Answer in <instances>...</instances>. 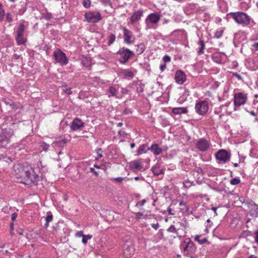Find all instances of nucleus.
Here are the masks:
<instances>
[{
    "label": "nucleus",
    "mask_w": 258,
    "mask_h": 258,
    "mask_svg": "<svg viewBox=\"0 0 258 258\" xmlns=\"http://www.w3.org/2000/svg\"><path fill=\"white\" fill-rule=\"evenodd\" d=\"M14 169L19 170L17 173V178L21 179V182L25 184L30 185L31 184H36L39 180V176L36 175L32 168H23L19 166H15Z\"/></svg>",
    "instance_id": "obj_1"
},
{
    "label": "nucleus",
    "mask_w": 258,
    "mask_h": 258,
    "mask_svg": "<svg viewBox=\"0 0 258 258\" xmlns=\"http://www.w3.org/2000/svg\"><path fill=\"white\" fill-rule=\"evenodd\" d=\"M238 24L247 26L250 24V17L245 13L242 12L231 13L229 14Z\"/></svg>",
    "instance_id": "obj_2"
},
{
    "label": "nucleus",
    "mask_w": 258,
    "mask_h": 258,
    "mask_svg": "<svg viewBox=\"0 0 258 258\" xmlns=\"http://www.w3.org/2000/svg\"><path fill=\"white\" fill-rule=\"evenodd\" d=\"M13 135L11 128H6L0 133V148H6L10 143V139Z\"/></svg>",
    "instance_id": "obj_3"
},
{
    "label": "nucleus",
    "mask_w": 258,
    "mask_h": 258,
    "mask_svg": "<svg viewBox=\"0 0 258 258\" xmlns=\"http://www.w3.org/2000/svg\"><path fill=\"white\" fill-rule=\"evenodd\" d=\"M117 54L120 55L119 60L121 63H125L134 55L133 51L124 47L120 49L117 52Z\"/></svg>",
    "instance_id": "obj_4"
},
{
    "label": "nucleus",
    "mask_w": 258,
    "mask_h": 258,
    "mask_svg": "<svg viewBox=\"0 0 258 258\" xmlns=\"http://www.w3.org/2000/svg\"><path fill=\"white\" fill-rule=\"evenodd\" d=\"M216 159L219 163H226L228 162L231 157V154L224 149L219 150L215 154Z\"/></svg>",
    "instance_id": "obj_5"
},
{
    "label": "nucleus",
    "mask_w": 258,
    "mask_h": 258,
    "mask_svg": "<svg viewBox=\"0 0 258 258\" xmlns=\"http://www.w3.org/2000/svg\"><path fill=\"white\" fill-rule=\"evenodd\" d=\"M241 202L246 203L248 205V207L250 209L249 214L252 217H258V205L255 203L248 199L243 198V201L240 200Z\"/></svg>",
    "instance_id": "obj_6"
},
{
    "label": "nucleus",
    "mask_w": 258,
    "mask_h": 258,
    "mask_svg": "<svg viewBox=\"0 0 258 258\" xmlns=\"http://www.w3.org/2000/svg\"><path fill=\"white\" fill-rule=\"evenodd\" d=\"M85 17L88 22L92 23H97L101 19V14L98 12H89L86 13Z\"/></svg>",
    "instance_id": "obj_7"
},
{
    "label": "nucleus",
    "mask_w": 258,
    "mask_h": 258,
    "mask_svg": "<svg viewBox=\"0 0 258 258\" xmlns=\"http://www.w3.org/2000/svg\"><path fill=\"white\" fill-rule=\"evenodd\" d=\"M195 146L199 151L205 152L210 148V143L206 139L202 138L197 141Z\"/></svg>",
    "instance_id": "obj_8"
},
{
    "label": "nucleus",
    "mask_w": 258,
    "mask_h": 258,
    "mask_svg": "<svg viewBox=\"0 0 258 258\" xmlns=\"http://www.w3.org/2000/svg\"><path fill=\"white\" fill-rule=\"evenodd\" d=\"M53 55L55 60L57 62L60 63L61 65H65L68 63V60L65 54L60 50H56L54 52Z\"/></svg>",
    "instance_id": "obj_9"
},
{
    "label": "nucleus",
    "mask_w": 258,
    "mask_h": 258,
    "mask_svg": "<svg viewBox=\"0 0 258 258\" xmlns=\"http://www.w3.org/2000/svg\"><path fill=\"white\" fill-rule=\"evenodd\" d=\"M195 109L196 112L199 114H205L209 109L208 102L206 101L199 102L196 105Z\"/></svg>",
    "instance_id": "obj_10"
},
{
    "label": "nucleus",
    "mask_w": 258,
    "mask_h": 258,
    "mask_svg": "<svg viewBox=\"0 0 258 258\" xmlns=\"http://www.w3.org/2000/svg\"><path fill=\"white\" fill-rule=\"evenodd\" d=\"M84 126V123L79 118H75L71 124V129L73 131L81 130Z\"/></svg>",
    "instance_id": "obj_11"
},
{
    "label": "nucleus",
    "mask_w": 258,
    "mask_h": 258,
    "mask_svg": "<svg viewBox=\"0 0 258 258\" xmlns=\"http://www.w3.org/2000/svg\"><path fill=\"white\" fill-rule=\"evenodd\" d=\"M160 17V15L157 13H152L147 17L146 20V23L147 25H148L149 23L156 24L159 21Z\"/></svg>",
    "instance_id": "obj_12"
},
{
    "label": "nucleus",
    "mask_w": 258,
    "mask_h": 258,
    "mask_svg": "<svg viewBox=\"0 0 258 258\" xmlns=\"http://www.w3.org/2000/svg\"><path fill=\"white\" fill-rule=\"evenodd\" d=\"M246 99V97L242 93L236 94L234 95V104L238 106L243 105L245 103Z\"/></svg>",
    "instance_id": "obj_13"
},
{
    "label": "nucleus",
    "mask_w": 258,
    "mask_h": 258,
    "mask_svg": "<svg viewBox=\"0 0 258 258\" xmlns=\"http://www.w3.org/2000/svg\"><path fill=\"white\" fill-rule=\"evenodd\" d=\"M175 80L179 84H182L186 80V75L183 71H177L175 75Z\"/></svg>",
    "instance_id": "obj_14"
},
{
    "label": "nucleus",
    "mask_w": 258,
    "mask_h": 258,
    "mask_svg": "<svg viewBox=\"0 0 258 258\" xmlns=\"http://www.w3.org/2000/svg\"><path fill=\"white\" fill-rule=\"evenodd\" d=\"M195 249L196 247L195 244L190 240H189V242L186 244L185 246L183 248L184 253L187 255H188L190 253H192L195 250Z\"/></svg>",
    "instance_id": "obj_15"
},
{
    "label": "nucleus",
    "mask_w": 258,
    "mask_h": 258,
    "mask_svg": "<svg viewBox=\"0 0 258 258\" xmlns=\"http://www.w3.org/2000/svg\"><path fill=\"white\" fill-rule=\"evenodd\" d=\"M123 30L124 41L127 44L132 43L133 42L131 40V38L132 37L133 33L125 27L123 28Z\"/></svg>",
    "instance_id": "obj_16"
},
{
    "label": "nucleus",
    "mask_w": 258,
    "mask_h": 258,
    "mask_svg": "<svg viewBox=\"0 0 258 258\" xmlns=\"http://www.w3.org/2000/svg\"><path fill=\"white\" fill-rule=\"evenodd\" d=\"M143 12L141 10H139L135 12L130 18V21L132 23H135L137 21H139L141 17L142 16Z\"/></svg>",
    "instance_id": "obj_17"
},
{
    "label": "nucleus",
    "mask_w": 258,
    "mask_h": 258,
    "mask_svg": "<svg viewBox=\"0 0 258 258\" xmlns=\"http://www.w3.org/2000/svg\"><path fill=\"white\" fill-rule=\"evenodd\" d=\"M148 150L152 151L155 155H158L162 153V149L159 147L158 144H153Z\"/></svg>",
    "instance_id": "obj_18"
},
{
    "label": "nucleus",
    "mask_w": 258,
    "mask_h": 258,
    "mask_svg": "<svg viewBox=\"0 0 258 258\" xmlns=\"http://www.w3.org/2000/svg\"><path fill=\"white\" fill-rule=\"evenodd\" d=\"M130 168L132 170L136 171L140 170L142 168L141 162L139 160H136L130 163Z\"/></svg>",
    "instance_id": "obj_19"
},
{
    "label": "nucleus",
    "mask_w": 258,
    "mask_h": 258,
    "mask_svg": "<svg viewBox=\"0 0 258 258\" xmlns=\"http://www.w3.org/2000/svg\"><path fill=\"white\" fill-rule=\"evenodd\" d=\"M172 112L175 114H180L187 113V110L186 108L177 107L173 108Z\"/></svg>",
    "instance_id": "obj_20"
},
{
    "label": "nucleus",
    "mask_w": 258,
    "mask_h": 258,
    "mask_svg": "<svg viewBox=\"0 0 258 258\" xmlns=\"http://www.w3.org/2000/svg\"><path fill=\"white\" fill-rule=\"evenodd\" d=\"M153 174L155 175L158 176L160 174L163 173V170L161 169L158 165H155L154 167H153L151 169Z\"/></svg>",
    "instance_id": "obj_21"
},
{
    "label": "nucleus",
    "mask_w": 258,
    "mask_h": 258,
    "mask_svg": "<svg viewBox=\"0 0 258 258\" xmlns=\"http://www.w3.org/2000/svg\"><path fill=\"white\" fill-rule=\"evenodd\" d=\"M136 46L137 47L136 49V52L138 54H141L145 51V45L143 43H141Z\"/></svg>",
    "instance_id": "obj_22"
},
{
    "label": "nucleus",
    "mask_w": 258,
    "mask_h": 258,
    "mask_svg": "<svg viewBox=\"0 0 258 258\" xmlns=\"http://www.w3.org/2000/svg\"><path fill=\"white\" fill-rule=\"evenodd\" d=\"M109 92L110 95H109L108 97H110L111 96H114L116 98H118L117 96L118 91L113 86H111L109 88Z\"/></svg>",
    "instance_id": "obj_23"
},
{
    "label": "nucleus",
    "mask_w": 258,
    "mask_h": 258,
    "mask_svg": "<svg viewBox=\"0 0 258 258\" xmlns=\"http://www.w3.org/2000/svg\"><path fill=\"white\" fill-rule=\"evenodd\" d=\"M147 148V145L146 144H143L140 147V148L138 149L137 151V155H139L142 154V153H146L148 150V148Z\"/></svg>",
    "instance_id": "obj_24"
},
{
    "label": "nucleus",
    "mask_w": 258,
    "mask_h": 258,
    "mask_svg": "<svg viewBox=\"0 0 258 258\" xmlns=\"http://www.w3.org/2000/svg\"><path fill=\"white\" fill-rule=\"evenodd\" d=\"M81 63L83 66L88 67L91 64L90 58L86 57H83L81 59Z\"/></svg>",
    "instance_id": "obj_25"
},
{
    "label": "nucleus",
    "mask_w": 258,
    "mask_h": 258,
    "mask_svg": "<svg viewBox=\"0 0 258 258\" xmlns=\"http://www.w3.org/2000/svg\"><path fill=\"white\" fill-rule=\"evenodd\" d=\"M24 25L23 23H20L17 31V35H24Z\"/></svg>",
    "instance_id": "obj_26"
},
{
    "label": "nucleus",
    "mask_w": 258,
    "mask_h": 258,
    "mask_svg": "<svg viewBox=\"0 0 258 258\" xmlns=\"http://www.w3.org/2000/svg\"><path fill=\"white\" fill-rule=\"evenodd\" d=\"M199 44L201 45V47H200L198 51V53L199 55H200L204 53V50L205 49V42L203 40H201L199 41Z\"/></svg>",
    "instance_id": "obj_27"
},
{
    "label": "nucleus",
    "mask_w": 258,
    "mask_h": 258,
    "mask_svg": "<svg viewBox=\"0 0 258 258\" xmlns=\"http://www.w3.org/2000/svg\"><path fill=\"white\" fill-rule=\"evenodd\" d=\"M16 41L17 43L19 45H21L24 44L25 43L24 38L23 35H17L16 37Z\"/></svg>",
    "instance_id": "obj_28"
},
{
    "label": "nucleus",
    "mask_w": 258,
    "mask_h": 258,
    "mask_svg": "<svg viewBox=\"0 0 258 258\" xmlns=\"http://www.w3.org/2000/svg\"><path fill=\"white\" fill-rule=\"evenodd\" d=\"M200 235H197L195 237V240L199 242V243L200 244H204L205 243H206L207 241V238H203L202 239H200Z\"/></svg>",
    "instance_id": "obj_29"
},
{
    "label": "nucleus",
    "mask_w": 258,
    "mask_h": 258,
    "mask_svg": "<svg viewBox=\"0 0 258 258\" xmlns=\"http://www.w3.org/2000/svg\"><path fill=\"white\" fill-rule=\"evenodd\" d=\"M123 73L125 77L128 78H133L134 76V73L130 71L124 70Z\"/></svg>",
    "instance_id": "obj_30"
},
{
    "label": "nucleus",
    "mask_w": 258,
    "mask_h": 258,
    "mask_svg": "<svg viewBox=\"0 0 258 258\" xmlns=\"http://www.w3.org/2000/svg\"><path fill=\"white\" fill-rule=\"evenodd\" d=\"M115 38H116V37L114 34H113L112 33L110 34V35L109 36L108 44L109 45H110L111 44H112L114 42Z\"/></svg>",
    "instance_id": "obj_31"
},
{
    "label": "nucleus",
    "mask_w": 258,
    "mask_h": 258,
    "mask_svg": "<svg viewBox=\"0 0 258 258\" xmlns=\"http://www.w3.org/2000/svg\"><path fill=\"white\" fill-rule=\"evenodd\" d=\"M163 234L161 230L158 232V233L154 237V240L156 241H158L159 240L163 238Z\"/></svg>",
    "instance_id": "obj_32"
},
{
    "label": "nucleus",
    "mask_w": 258,
    "mask_h": 258,
    "mask_svg": "<svg viewBox=\"0 0 258 258\" xmlns=\"http://www.w3.org/2000/svg\"><path fill=\"white\" fill-rule=\"evenodd\" d=\"M91 238H92V235H84V236L83 237V239H82L83 243H84L85 244H86L87 243L88 240L91 239Z\"/></svg>",
    "instance_id": "obj_33"
},
{
    "label": "nucleus",
    "mask_w": 258,
    "mask_h": 258,
    "mask_svg": "<svg viewBox=\"0 0 258 258\" xmlns=\"http://www.w3.org/2000/svg\"><path fill=\"white\" fill-rule=\"evenodd\" d=\"M240 180L238 178H234L230 180V183L232 185L238 184V183H240Z\"/></svg>",
    "instance_id": "obj_34"
},
{
    "label": "nucleus",
    "mask_w": 258,
    "mask_h": 258,
    "mask_svg": "<svg viewBox=\"0 0 258 258\" xmlns=\"http://www.w3.org/2000/svg\"><path fill=\"white\" fill-rule=\"evenodd\" d=\"M167 231L169 232L177 233L176 229L174 225H171L169 228L167 229Z\"/></svg>",
    "instance_id": "obj_35"
},
{
    "label": "nucleus",
    "mask_w": 258,
    "mask_h": 258,
    "mask_svg": "<svg viewBox=\"0 0 258 258\" xmlns=\"http://www.w3.org/2000/svg\"><path fill=\"white\" fill-rule=\"evenodd\" d=\"M83 5L85 8H89L91 5V1L90 0H84Z\"/></svg>",
    "instance_id": "obj_36"
},
{
    "label": "nucleus",
    "mask_w": 258,
    "mask_h": 258,
    "mask_svg": "<svg viewBox=\"0 0 258 258\" xmlns=\"http://www.w3.org/2000/svg\"><path fill=\"white\" fill-rule=\"evenodd\" d=\"M52 17V15L50 13L44 14L42 16V18L46 20H49Z\"/></svg>",
    "instance_id": "obj_37"
},
{
    "label": "nucleus",
    "mask_w": 258,
    "mask_h": 258,
    "mask_svg": "<svg viewBox=\"0 0 258 258\" xmlns=\"http://www.w3.org/2000/svg\"><path fill=\"white\" fill-rule=\"evenodd\" d=\"M6 21L9 23L12 22L13 17H12V15L11 13H7V16H6Z\"/></svg>",
    "instance_id": "obj_38"
},
{
    "label": "nucleus",
    "mask_w": 258,
    "mask_h": 258,
    "mask_svg": "<svg viewBox=\"0 0 258 258\" xmlns=\"http://www.w3.org/2000/svg\"><path fill=\"white\" fill-rule=\"evenodd\" d=\"M221 54L220 53H216L213 55V59L215 61L218 62L220 61V59L219 58Z\"/></svg>",
    "instance_id": "obj_39"
},
{
    "label": "nucleus",
    "mask_w": 258,
    "mask_h": 258,
    "mask_svg": "<svg viewBox=\"0 0 258 258\" xmlns=\"http://www.w3.org/2000/svg\"><path fill=\"white\" fill-rule=\"evenodd\" d=\"M222 34H223V31H222V30L217 31L215 33V37H216L217 38H219L222 36Z\"/></svg>",
    "instance_id": "obj_40"
},
{
    "label": "nucleus",
    "mask_w": 258,
    "mask_h": 258,
    "mask_svg": "<svg viewBox=\"0 0 258 258\" xmlns=\"http://www.w3.org/2000/svg\"><path fill=\"white\" fill-rule=\"evenodd\" d=\"M195 171L197 173H201L202 174L204 173L203 170L200 167H196L195 168Z\"/></svg>",
    "instance_id": "obj_41"
},
{
    "label": "nucleus",
    "mask_w": 258,
    "mask_h": 258,
    "mask_svg": "<svg viewBox=\"0 0 258 258\" xmlns=\"http://www.w3.org/2000/svg\"><path fill=\"white\" fill-rule=\"evenodd\" d=\"M163 60L165 63L166 62H169L171 60V58L169 56L166 55L163 57Z\"/></svg>",
    "instance_id": "obj_42"
},
{
    "label": "nucleus",
    "mask_w": 258,
    "mask_h": 258,
    "mask_svg": "<svg viewBox=\"0 0 258 258\" xmlns=\"http://www.w3.org/2000/svg\"><path fill=\"white\" fill-rule=\"evenodd\" d=\"M22 9H20L19 10V13L20 14H22V13H23L26 10V2H23V5H22Z\"/></svg>",
    "instance_id": "obj_43"
},
{
    "label": "nucleus",
    "mask_w": 258,
    "mask_h": 258,
    "mask_svg": "<svg viewBox=\"0 0 258 258\" xmlns=\"http://www.w3.org/2000/svg\"><path fill=\"white\" fill-rule=\"evenodd\" d=\"M52 218H53L52 215L49 214V215H47L46 217L45 218V220L47 222H50L52 220Z\"/></svg>",
    "instance_id": "obj_44"
},
{
    "label": "nucleus",
    "mask_w": 258,
    "mask_h": 258,
    "mask_svg": "<svg viewBox=\"0 0 258 258\" xmlns=\"http://www.w3.org/2000/svg\"><path fill=\"white\" fill-rule=\"evenodd\" d=\"M4 10L2 9V7H0V21H2L4 19Z\"/></svg>",
    "instance_id": "obj_45"
},
{
    "label": "nucleus",
    "mask_w": 258,
    "mask_h": 258,
    "mask_svg": "<svg viewBox=\"0 0 258 258\" xmlns=\"http://www.w3.org/2000/svg\"><path fill=\"white\" fill-rule=\"evenodd\" d=\"M41 146L43 148V150H47L48 149L49 145L45 143H43L42 144Z\"/></svg>",
    "instance_id": "obj_46"
},
{
    "label": "nucleus",
    "mask_w": 258,
    "mask_h": 258,
    "mask_svg": "<svg viewBox=\"0 0 258 258\" xmlns=\"http://www.w3.org/2000/svg\"><path fill=\"white\" fill-rule=\"evenodd\" d=\"M63 91L68 94H71L72 93V91H71V88H66L65 89H63Z\"/></svg>",
    "instance_id": "obj_47"
},
{
    "label": "nucleus",
    "mask_w": 258,
    "mask_h": 258,
    "mask_svg": "<svg viewBox=\"0 0 258 258\" xmlns=\"http://www.w3.org/2000/svg\"><path fill=\"white\" fill-rule=\"evenodd\" d=\"M144 215H143V213H141V212H138L136 214V219H140L142 217H143Z\"/></svg>",
    "instance_id": "obj_48"
},
{
    "label": "nucleus",
    "mask_w": 258,
    "mask_h": 258,
    "mask_svg": "<svg viewBox=\"0 0 258 258\" xmlns=\"http://www.w3.org/2000/svg\"><path fill=\"white\" fill-rule=\"evenodd\" d=\"M146 203V200L145 199L142 200L141 201H139L137 203V206H143Z\"/></svg>",
    "instance_id": "obj_49"
},
{
    "label": "nucleus",
    "mask_w": 258,
    "mask_h": 258,
    "mask_svg": "<svg viewBox=\"0 0 258 258\" xmlns=\"http://www.w3.org/2000/svg\"><path fill=\"white\" fill-rule=\"evenodd\" d=\"M17 214L16 213H13L12 214V216H11V219L13 221H14L17 217Z\"/></svg>",
    "instance_id": "obj_50"
},
{
    "label": "nucleus",
    "mask_w": 258,
    "mask_h": 258,
    "mask_svg": "<svg viewBox=\"0 0 258 258\" xmlns=\"http://www.w3.org/2000/svg\"><path fill=\"white\" fill-rule=\"evenodd\" d=\"M90 171L93 173L95 176H98V173L96 172L93 168H90Z\"/></svg>",
    "instance_id": "obj_51"
},
{
    "label": "nucleus",
    "mask_w": 258,
    "mask_h": 258,
    "mask_svg": "<svg viewBox=\"0 0 258 258\" xmlns=\"http://www.w3.org/2000/svg\"><path fill=\"white\" fill-rule=\"evenodd\" d=\"M123 113L124 114H129L132 113V111L130 109L126 108L124 110Z\"/></svg>",
    "instance_id": "obj_52"
},
{
    "label": "nucleus",
    "mask_w": 258,
    "mask_h": 258,
    "mask_svg": "<svg viewBox=\"0 0 258 258\" xmlns=\"http://www.w3.org/2000/svg\"><path fill=\"white\" fill-rule=\"evenodd\" d=\"M76 236L77 237H83L84 236V234H83L82 231H78L76 233Z\"/></svg>",
    "instance_id": "obj_53"
},
{
    "label": "nucleus",
    "mask_w": 258,
    "mask_h": 258,
    "mask_svg": "<svg viewBox=\"0 0 258 258\" xmlns=\"http://www.w3.org/2000/svg\"><path fill=\"white\" fill-rule=\"evenodd\" d=\"M233 76H235L238 80H242V77H241V76L238 74L237 73H233Z\"/></svg>",
    "instance_id": "obj_54"
},
{
    "label": "nucleus",
    "mask_w": 258,
    "mask_h": 258,
    "mask_svg": "<svg viewBox=\"0 0 258 258\" xmlns=\"http://www.w3.org/2000/svg\"><path fill=\"white\" fill-rule=\"evenodd\" d=\"M255 234V241L258 243V230L254 232Z\"/></svg>",
    "instance_id": "obj_55"
},
{
    "label": "nucleus",
    "mask_w": 258,
    "mask_h": 258,
    "mask_svg": "<svg viewBox=\"0 0 258 258\" xmlns=\"http://www.w3.org/2000/svg\"><path fill=\"white\" fill-rule=\"evenodd\" d=\"M152 228H154L155 229H157L159 227V224L158 223L156 224H152L151 225Z\"/></svg>",
    "instance_id": "obj_56"
},
{
    "label": "nucleus",
    "mask_w": 258,
    "mask_h": 258,
    "mask_svg": "<svg viewBox=\"0 0 258 258\" xmlns=\"http://www.w3.org/2000/svg\"><path fill=\"white\" fill-rule=\"evenodd\" d=\"M166 68V65L165 63L163 64H161L160 67V69L162 72Z\"/></svg>",
    "instance_id": "obj_57"
},
{
    "label": "nucleus",
    "mask_w": 258,
    "mask_h": 258,
    "mask_svg": "<svg viewBox=\"0 0 258 258\" xmlns=\"http://www.w3.org/2000/svg\"><path fill=\"white\" fill-rule=\"evenodd\" d=\"M121 93L122 94H128V91L125 88H122L121 89Z\"/></svg>",
    "instance_id": "obj_58"
},
{
    "label": "nucleus",
    "mask_w": 258,
    "mask_h": 258,
    "mask_svg": "<svg viewBox=\"0 0 258 258\" xmlns=\"http://www.w3.org/2000/svg\"><path fill=\"white\" fill-rule=\"evenodd\" d=\"M114 180L115 181H116L117 182H121L123 180V178H122V177H117V178H115Z\"/></svg>",
    "instance_id": "obj_59"
},
{
    "label": "nucleus",
    "mask_w": 258,
    "mask_h": 258,
    "mask_svg": "<svg viewBox=\"0 0 258 258\" xmlns=\"http://www.w3.org/2000/svg\"><path fill=\"white\" fill-rule=\"evenodd\" d=\"M252 46L254 47L256 50H258V42L254 43Z\"/></svg>",
    "instance_id": "obj_60"
},
{
    "label": "nucleus",
    "mask_w": 258,
    "mask_h": 258,
    "mask_svg": "<svg viewBox=\"0 0 258 258\" xmlns=\"http://www.w3.org/2000/svg\"><path fill=\"white\" fill-rule=\"evenodd\" d=\"M167 211L169 215H173V214L172 213V209L171 208H169Z\"/></svg>",
    "instance_id": "obj_61"
},
{
    "label": "nucleus",
    "mask_w": 258,
    "mask_h": 258,
    "mask_svg": "<svg viewBox=\"0 0 258 258\" xmlns=\"http://www.w3.org/2000/svg\"><path fill=\"white\" fill-rule=\"evenodd\" d=\"M179 205L180 206H184L185 205V203L183 201H181L180 202H179Z\"/></svg>",
    "instance_id": "obj_62"
},
{
    "label": "nucleus",
    "mask_w": 258,
    "mask_h": 258,
    "mask_svg": "<svg viewBox=\"0 0 258 258\" xmlns=\"http://www.w3.org/2000/svg\"><path fill=\"white\" fill-rule=\"evenodd\" d=\"M18 233L20 235H23V230L22 229H20L19 231H18Z\"/></svg>",
    "instance_id": "obj_63"
},
{
    "label": "nucleus",
    "mask_w": 258,
    "mask_h": 258,
    "mask_svg": "<svg viewBox=\"0 0 258 258\" xmlns=\"http://www.w3.org/2000/svg\"><path fill=\"white\" fill-rule=\"evenodd\" d=\"M14 224L13 223H12L11 224H10V228H11V231H12L14 229Z\"/></svg>",
    "instance_id": "obj_64"
}]
</instances>
